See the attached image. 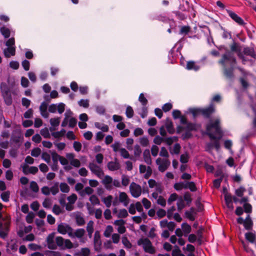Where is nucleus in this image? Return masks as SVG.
Wrapping results in <instances>:
<instances>
[{"mask_svg": "<svg viewBox=\"0 0 256 256\" xmlns=\"http://www.w3.org/2000/svg\"><path fill=\"white\" fill-rule=\"evenodd\" d=\"M174 188L177 190H182L183 188H187V182H181L176 183L174 185Z\"/></svg>", "mask_w": 256, "mask_h": 256, "instance_id": "nucleus-32", "label": "nucleus"}, {"mask_svg": "<svg viewBox=\"0 0 256 256\" xmlns=\"http://www.w3.org/2000/svg\"><path fill=\"white\" fill-rule=\"evenodd\" d=\"M218 62L224 68L223 73L226 78L230 80H232L234 78V70L236 63L233 64L228 60L222 62V58L219 60Z\"/></svg>", "mask_w": 256, "mask_h": 256, "instance_id": "nucleus-2", "label": "nucleus"}, {"mask_svg": "<svg viewBox=\"0 0 256 256\" xmlns=\"http://www.w3.org/2000/svg\"><path fill=\"white\" fill-rule=\"evenodd\" d=\"M224 134H214L212 132H209V150L214 148L216 151H218L220 148V140L222 138Z\"/></svg>", "mask_w": 256, "mask_h": 256, "instance_id": "nucleus-3", "label": "nucleus"}, {"mask_svg": "<svg viewBox=\"0 0 256 256\" xmlns=\"http://www.w3.org/2000/svg\"><path fill=\"white\" fill-rule=\"evenodd\" d=\"M188 158L189 157L188 154L186 152L185 154H182L180 156V162L183 164L186 163L188 160Z\"/></svg>", "mask_w": 256, "mask_h": 256, "instance_id": "nucleus-59", "label": "nucleus"}, {"mask_svg": "<svg viewBox=\"0 0 256 256\" xmlns=\"http://www.w3.org/2000/svg\"><path fill=\"white\" fill-rule=\"evenodd\" d=\"M198 66H196L194 62H188L186 64V68L188 70H198Z\"/></svg>", "mask_w": 256, "mask_h": 256, "instance_id": "nucleus-39", "label": "nucleus"}, {"mask_svg": "<svg viewBox=\"0 0 256 256\" xmlns=\"http://www.w3.org/2000/svg\"><path fill=\"white\" fill-rule=\"evenodd\" d=\"M60 118H52L50 120V124L52 126H58L60 124Z\"/></svg>", "mask_w": 256, "mask_h": 256, "instance_id": "nucleus-52", "label": "nucleus"}, {"mask_svg": "<svg viewBox=\"0 0 256 256\" xmlns=\"http://www.w3.org/2000/svg\"><path fill=\"white\" fill-rule=\"evenodd\" d=\"M130 190L132 195L134 198H138L142 194L141 186L134 182L131 183Z\"/></svg>", "mask_w": 256, "mask_h": 256, "instance_id": "nucleus-11", "label": "nucleus"}, {"mask_svg": "<svg viewBox=\"0 0 256 256\" xmlns=\"http://www.w3.org/2000/svg\"><path fill=\"white\" fill-rule=\"evenodd\" d=\"M4 56L6 58H10L11 56H14L16 54V48L14 47H8L4 50Z\"/></svg>", "mask_w": 256, "mask_h": 256, "instance_id": "nucleus-25", "label": "nucleus"}, {"mask_svg": "<svg viewBox=\"0 0 256 256\" xmlns=\"http://www.w3.org/2000/svg\"><path fill=\"white\" fill-rule=\"evenodd\" d=\"M243 53L244 55L250 56V57L256 59V53L253 48L245 47L243 50Z\"/></svg>", "mask_w": 256, "mask_h": 256, "instance_id": "nucleus-18", "label": "nucleus"}, {"mask_svg": "<svg viewBox=\"0 0 256 256\" xmlns=\"http://www.w3.org/2000/svg\"><path fill=\"white\" fill-rule=\"evenodd\" d=\"M10 192L8 191H6L2 192L1 194V198L4 202H8L9 200Z\"/></svg>", "mask_w": 256, "mask_h": 256, "instance_id": "nucleus-54", "label": "nucleus"}, {"mask_svg": "<svg viewBox=\"0 0 256 256\" xmlns=\"http://www.w3.org/2000/svg\"><path fill=\"white\" fill-rule=\"evenodd\" d=\"M156 164L158 166V170L161 172H164L170 166V162L168 159L162 160L160 158H158L156 160Z\"/></svg>", "mask_w": 256, "mask_h": 256, "instance_id": "nucleus-12", "label": "nucleus"}, {"mask_svg": "<svg viewBox=\"0 0 256 256\" xmlns=\"http://www.w3.org/2000/svg\"><path fill=\"white\" fill-rule=\"evenodd\" d=\"M113 228L112 226H108L104 232V235L106 238H109L113 232Z\"/></svg>", "mask_w": 256, "mask_h": 256, "instance_id": "nucleus-37", "label": "nucleus"}, {"mask_svg": "<svg viewBox=\"0 0 256 256\" xmlns=\"http://www.w3.org/2000/svg\"><path fill=\"white\" fill-rule=\"evenodd\" d=\"M66 130L64 129H62L60 132H54L52 134V136L55 138H59L64 135Z\"/></svg>", "mask_w": 256, "mask_h": 256, "instance_id": "nucleus-49", "label": "nucleus"}, {"mask_svg": "<svg viewBox=\"0 0 256 256\" xmlns=\"http://www.w3.org/2000/svg\"><path fill=\"white\" fill-rule=\"evenodd\" d=\"M164 127L166 128L168 132L170 134H173L175 132L173 126L172 122V120H170L169 118H167L166 120Z\"/></svg>", "mask_w": 256, "mask_h": 256, "instance_id": "nucleus-24", "label": "nucleus"}, {"mask_svg": "<svg viewBox=\"0 0 256 256\" xmlns=\"http://www.w3.org/2000/svg\"><path fill=\"white\" fill-rule=\"evenodd\" d=\"M128 216V213L126 209H121L119 210L117 216L118 218H125Z\"/></svg>", "mask_w": 256, "mask_h": 256, "instance_id": "nucleus-45", "label": "nucleus"}, {"mask_svg": "<svg viewBox=\"0 0 256 256\" xmlns=\"http://www.w3.org/2000/svg\"><path fill=\"white\" fill-rule=\"evenodd\" d=\"M22 172L25 174H36L38 172V170L36 166H30L29 167L28 165L24 164L22 166Z\"/></svg>", "mask_w": 256, "mask_h": 256, "instance_id": "nucleus-17", "label": "nucleus"}, {"mask_svg": "<svg viewBox=\"0 0 256 256\" xmlns=\"http://www.w3.org/2000/svg\"><path fill=\"white\" fill-rule=\"evenodd\" d=\"M190 30V27L189 26H183L180 30V34H188Z\"/></svg>", "mask_w": 256, "mask_h": 256, "instance_id": "nucleus-63", "label": "nucleus"}, {"mask_svg": "<svg viewBox=\"0 0 256 256\" xmlns=\"http://www.w3.org/2000/svg\"><path fill=\"white\" fill-rule=\"evenodd\" d=\"M56 248L70 249L78 246V244H74L69 239L64 240L62 236H57L55 238Z\"/></svg>", "mask_w": 256, "mask_h": 256, "instance_id": "nucleus-4", "label": "nucleus"}, {"mask_svg": "<svg viewBox=\"0 0 256 256\" xmlns=\"http://www.w3.org/2000/svg\"><path fill=\"white\" fill-rule=\"evenodd\" d=\"M246 190V188L244 186H241L235 190V194L238 196L242 197Z\"/></svg>", "mask_w": 256, "mask_h": 256, "instance_id": "nucleus-42", "label": "nucleus"}, {"mask_svg": "<svg viewBox=\"0 0 256 256\" xmlns=\"http://www.w3.org/2000/svg\"><path fill=\"white\" fill-rule=\"evenodd\" d=\"M178 140V138L177 136H172L164 138V142H165L168 145L170 146L174 142Z\"/></svg>", "mask_w": 256, "mask_h": 256, "instance_id": "nucleus-36", "label": "nucleus"}, {"mask_svg": "<svg viewBox=\"0 0 256 256\" xmlns=\"http://www.w3.org/2000/svg\"><path fill=\"white\" fill-rule=\"evenodd\" d=\"M121 156L124 158H130V154L124 148H121L120 149Z\"/></svg>", "mask_w": 256, "mask_h": 256, "instance_id": "nucleus-60", "label": "nucleus"}, {"mask_svg": "<svg viewBox=\"0 0 256 256\" xmlns=\"http://www.w3.org/2000/svg\"><path fill=\"white\" fill-rule=\"evenodd\" d=\"M0 32L5 38H8L10 34V32L9 28L2 26L0 28Z\"/></svg>", "mask_w": 256, "mask_h": 256, "instance_id": "nucleus-35", "label": "nucleus"}, {"mask_svg": "<svg viewBox=\"0 0 256 256\" xmlns=\"http://www.w3.org/2000/svg\"><path fill=\"white\" fill-rule=\"evenodd\" d=\"M138 244L139 246L142 245L144 252H146L150 254H154L156 252L154 248L148 238H140L138 240Z\"/></svg>", "mask_w": 256, "mask_h": 256, "instance_id": "nucleus-5", "label": "nucleus"}, {"mask_svg": "<svg viewBox=\"0 0 256 256\" xmlns=\"http://www.w3.org/2000/svg\"><path fill=\"white\" fill-rule=\"evenodd\" d=\"M41 150L38 148H34L31 152V155L34 157H38L40 155Z\"/></svg>", "mask_w": 256, "mask_h": 256, "instance_id": "nucleus-58", "label": "nucleus"}, {"mask_svg": "<svg viewBox=\"0 0 256 256\" xmlns=\"http://www.w3.org/2000/svg\"><path fill=\"white\" fill-rule=\"evenodd\" d=\"M119 200L120 202H122L124 206H127L129 203L128 197L124 192L120 193Z\"/></svg>", "mask_w": 256, "mask_h": 256, "instance_id": "nucleus-23", "label": "nucleus"}, {"mask_svg": "<svg viewBox=\"0 0 256 256\" xmlns=\"http://www.w3.org/2000/svg\"><path fill=\"white\" fill-rule=\"evenodd\" d=\"M140 142L143 146H146L149 144V140L146 137H142L140 139Z\"/></svg>", "mask_w": 256, "mask_h": 256, "instance_id": "nucleus-64", "label": "nucleus"}, {"mask_svg": "<svg viewBox=\"0 0 256 256\" xmlns=\"http://www.w3.org/2000/svg\"><path fill=\"white\" fill-rule=\"evenodd\" d=\"M245 238L250 243H254L256 240V234L252 232H248L245 234Z\"/></svg>", "mask_w": 256, "mask_h": 256, "instance_id": "nucleus-27", "label": "nucleus"}, {"mask_svg": "<svg viewBox=\"0 0 256 256\" xmlns=\"http://www.w3.org/2000/svg\"><path fill=\"white\" fill-rule=\"evenodd\" d=\"M112 182V178L109 176H106L102 180V183L106 189L112 188L111 184Z\"/></svg>", "mask_w": 256, "mask_h": 256, "instance_id": "nucleus-19", "label": "nucleus"}, {"mask_svg": "<svg viewBox=\"0 0 256 256\" xmlns=\"http://www.w3.org/2000/svg\"><path fill=\"white\" fill-rule=\"evenodd\" d=\"M40 133L44 138H50V137L48 130L47 128L42 129Z\"/></svg>", "mask_w": 256, "mask_h": 256, "instance_id": "nucleus-56", "label": "nucleus"}, {"mask_svg": "<svg viewBox=\"0 0 256 256\" xmlns=\"http://www.w3.org/2000/svg\"><path fill=\"white\" fill-rule=\"evenodd\" d=\"M59 192V184L58 182H54V184L50 188V192L54 196Z\"/></svg>", "mask_w": 256, "mask_h": 256, "instance_id": "nucleus-33", "label": "nucleus"}, {"mask_svg": "<svg viewBox=\"0 0 256 256\" xmlns=\"http://www.w3.org/2000/svg\"><path fill=\"white\" fill-rule=\"evenodd\" d=\"M184 232L186 234H189L191 231V226L186 223H184L182 225Z\"/></svg>", "mask_w": 256, "mask_h": 256, "instance_id": "nucleus-43", "label": "nucleus"}, {"mask_svg": "<svg viewBox=\"0 0 256 256\" xmlns=\"http://www.w3.org/2000/svg\"><path fill=\"white\" fill-rule=\"evenodd\" d=\"M187 188H189L192 192H196L197 190L194 182H187Z\"/></svg>", "mask_w": 256, "mask_h": 256, "instance_id": "nucleus-57", "label": "nucleus"}, {"mask_svg": "<svg viewBox=\"0 0 256 256\" xmlns=\"http://www.w3.org/2000/svg\"><path fill=\"white\" fill-rule=\"evenodd\" d=\"M52 204V201L50 198H46L42 202V206L44 208H49Z\"/></svg>", "mask_w": 256, "mask_h": 256, "instance_id": "nucleus-46", "label": "nucleus"}, {"mask_svg": "<svg viewBox=\"0 0 256 256\" xmlns=\"http://www.w3.org/2000/svg\"><path fill=\"white\" fill-rule=\"evenodd\" d=\"M134 155L136 157H139L142 153V150L140 146L136 144L134 146Z\"/></svg>", "mask_w": 256, "mask_h": 256, "instance_id": "nucleus-50", "label": "nucleus"}, {"mask_svg": "<svg viewBox=\"0 0 256 256\" xmlns=\"http://www.w3.org/2000/svg\"><path fill=\"white\" fill-rule=\"evenodd\" d=\"M244 211L247 214H250L252 212V206L249 203H245L243 205Z\"/></svg>", "mask_w": 256, "mask_h": 256, "instance_id": "nucleus-48", "label": "nucleus"}, {"mask_svg": "<svg viewBox=\"0 0 256 256\" xmlns=\"http://www.w3.org/2000/svg\"><path fill=\"white\" fill-rule=\"evenodd\" d=\"M51 154L54 164L58 166V162L59 160L60 156L58 155L56 152H52Z\"/></svg>", "mask_w": 256, "mask_h": 256, "instance_id": "nucleus-44", "label": "nucleus"}, {"mask_svg": "<svg viewBox=\"0 0 256 256\" xmlns=\"http://www.w3.org/2000/svg\"><path fill=\"white\" fill-rule=\"evenodd\" d=\"M60 191L62 192L68 193L70 190V186L66 182H62L59 185Z\"/></svg>", "mask_w": 256, "mask_h": 256, "instance_id": "nucleus-34", "label": "nucleus"}, {"mask_svg": "<svg viewBox=\"0 0 256 256\" xmlns=\"http://www.w3.org/2000/svg\"><path fill=\"white\" fill-rule=\"evenodd\" d=\"M186 124V126L184 128L188 131L196 130H197V126L194 124L188 122Z\"/></svg>", "mask_w": 256, "mask_h": 256, "instance_id": "nucleus-38", "label": "nucleus"}, {"mask_svg": "<svg viewBox=\"0 0 256 256\" xmlns=\"http://www.w3.org/2000/svg\"><path fill=\"white\" fill-rule=\"evenodd\" d=\"M232 196H224V200L227 207L231 210L234 208V206L232 202Z\"/></svg>", "mask_w": 256, "mask_h": 256, "instance_id": "nucleus-30", "label": "nucleus"}, {"mask_svg": "<svg viewBox=\"0 0 256 256\" xmlns=\"http://www.w3.org/2000/svg\"><path fill=\"white\" fill-rule=\"evenodd\" d=\"M76 224L79 226H82L84 224L85 220L83 217L80 215H76Z\"/></svg>", "mask_w": 256, "mask_h": 256, "instance_id": "nucleus-41", "label": "nucleus"}, {"mask_svg": "<svg viewBox=\"0 0 256 256\" xmlns=\"http://www.w3.org/2000/svg\"><path fill=\"white\" fill-rule=\"evenodd\" d=\"M236 222L238 224H243L245 230H252L254 223L250 214H248L244 220L242 217H238L236 219Z\"/></svg>", "mask_w": 256, "mask_h": 256, "instance_id": "nucleus-7", "label": "nucleus"}, {"mask_svg": "<svg viewBox=\"0 0 256 256\" xmlns=\"http://www.w3.org/2000/svg\"><path fill=\"white\" fill-rule=\"evenodd\" d=\"M126 115L128 118H131L134 116V110L132 108L128 106L126 109Z\"/></svg>", "mask_w": 256, "mask_h": 256, "instance_id": "nucleus-61", "label": "nucleus"}, {"mask_svg": "<svg viewBox=\"0 0 256 256\" xmlns=\"http://www.w3.org/2000/svg\"><path fill=\"white\" fill-rule=\"evenodd\" d=\"M191 114L194 118L202 116L204 118H208V108H190L186 112Z\"/></svg>", "mask_w": 256, "mask_h": 256, "instance_id": "nucleus-8", "label": "nucleus"}, {"mask_svg": "<svg viewBox=\"0 0 256 256\" xmlns=\"http://www.w3.org/2000/svg\"><path fill=\"white\" fill-rule=\"evenodd\" d=\"M240 44L234 42L230 45V50L226 49L225 53L222 56V62H224L226 60H228L231 62L236 63V58L234 52L237 53L240 50Z\"/></svg>", "mask_w": 256, "mask_h": 256, "instance_id": "nucleus-1", "label": "nucleus"}, {"mask_svg": "<svg viewBox=\"0 0 256 256\" xmlns=\"http://www.w3.org/2000/svg\"><path fill=\"white\" fill-rule=\"evenodd\" d=\"M47 108L48 104L46 102H42L40 106V114L42 116L45 118H48L49 115L48 113L47 112Z\"/></svg>", "mask_w": 256, "mask_h": 256, "instance_id": "nucleus-21", "label": "nucleus"}, {"mask_svg": "<svg viewBox=\"0 0 256 256\" xmlns=\"http://www.w3.org/2000/svg\"><path fill=\"white\" fill-rule=\"evenodd\" d=\"M77 198H78L77 196L74 194H71L70 196L68 197V200L69 202H68L72 204H74V202L77 200Z\"/></svg>", "mask_w": 256, "mask_h": 256, "instance_id": "nucleus-62", "label": "nucleus"}, {"mask_svg": "<svg viewBox=\"0 0 256 256\" xmlns=\"http://www.w3.org/2000/svg\"><path fill=\"white\" fill-rule=\"evenodd\" d=\"M228 16L236 22L240 26H244V20L235 12L228 10H227Z\"/></svg>", "mask_w": 256, "mask_h": 256, "instance_id": "nucleus-16", "label": "nucleus"}, {"mask_svg": "<svg viewBox=\"0 0 256 256\" xmlns=\"http://www.w3.org/2000/svg\"><path fill=\"white\" fill-rule=\"evenodd\" d=\"M212 129L214 130L213 134H224L223 131L220 125V120L216 118L213 120L210 116H209V132Z\"/></svg>", "mask_w": 256, "mask_h": 256, "instance_id": "nucleus-6", "label": "nucleus"}, {"mask_svg": "<svg viewBox=\"0 0 256 256\" xmlns=\"http://www.w3.org/2000/svg\"><path fill=\"white\" fill-rule=\"evenodd\" d=\"M102 242L99 232L96 231L94 236V248L96 252H100L101 250Z\"/></svg>", "mask_w": 256, "mask_h": 256, "instance_id": "nucleus-15", "label": "nucleus"}, {"mask_svg": "<svg viewBox=\"0 0 256 256\" xmlns=\"http://www.w3.org/2000/svg\"><path fill=\"white\" fill-rule=\"evenodd\" d=\"M112 196L111 195H109L106 197L102 198V201L104 204L106 206L107 208H109L112 205Z\"/></svg>", "mask_w": 256, "mask_h": 256, "instance_id": "nucleus-29", "label": "nucleus"}, {"mask_svg": "<svg viewBox=\"0 0 256 256\" xmlns=\"http://www.w3.org/2000/svg\"><path fill=\"white\" fill-rule=\"evenodd\" d=\"M52 212L56 215H59L62 212V210L58 205L54 204L52 208Z\"/></svg>", "mask_w": 256, "mask_h": 256, "instance_id": "nucleus-53", "label": "nucleus"}, {"mask_svg": "<svg viewBox=\"0 0 256 256\" xmlns=\"http://www.w3.org/2000/svg\"><path fill=\"white\" fill-rule=\"evenodd\" d=\"M90 201L92 205L100 204V202L98 196L96 195H92L89 198Z\"/></svg>", "mask_w": 256, "mask_h": 256, "instance_id": "nucleus-40", "label": "nucleus"}, {"mask_svg": "<svg viewBox=\"0 0 256 256\" xmlns=\"http://www.w3.org/2000/svg\"><path fill=\"white\" fill-rule=\"evenodd\" d=\"M185 214L186 217L190 220L193 221L194 220V214H196V212L194 208H191L190 211L186 212Z\"/></svg>", "mask_w": 256, "mask_h": 256, "instance_id": "nucleus-31", "label": "nucleus"}, {"mask_svg": "<svg viewBox=\"0 0 256 256\" xmlns=\"http://www.w3.org/2000/svg\"><path fill=\"white\" fill-rule=\"evenodd\" d=\"M55 234L52 232L48 234L46 238L48 248L50 250H56V245L54 238Z\"/></svg>", "mask_w": 256, "mask_h": 256, "instance_id": "nucleus-13", "label": "nucleus"}, {"mask_svg": "<svg viewBox=\"0 0 256 256\" xmlns=\"http://www.w3.org/2000/svg\"><path fill=\"white\" fill-rule=\"evenodd\" d=\"M90 250L88 248H82L80 251L76 254V256H89Z\"/></svg>", "mask_w": 256, "mask_h": 256, "instance_id": "nucleus-28", "label": "nucleus"}, {"mask_svg": "<svg viewBox=\"0 0 256 256\" xmlns=\"http://www.w3.org/2000/svg\"><path fill=\"white\" fill-rule=\"evenodd\" d=\"M181 148V146L179 144H176L173 148V149L172 151H170V153L172 154H178Z\"/></svg>", "mask_w": 256, "mask_h": 256, "instance_id": "nucleus-47", "label": "nucleus"}, {"mask_svg": "<svg viewBox=\"0 0 256 256\" xmlns=\"http://www.w3.org/2000/svg\"><path fill=\"white\" fill-rule=\"evenodd\" d=\"M2 95L4 98L6 104L8 106H10L12 102V95L10 91H8L4 93H2Z\"/></svg>", "mask_w": 256, "mask_h": 256, "instance_id": "nucleus-22", "label": "nucleus"}, {"mask_svg": "<svg viewBox=\"0 0 256 256\" xmlns=\"http://www.w3.org/2000/svg\"><path fill=\"white\" fill-rule=\"evenodd\" d=\"M108 168L110 170L114 171L118 170L120 168V164L117 162L116 160L114 162H110L108 163L107 164Z\"/></svg>", "mask_w": 256, "mask_h": 256, "instance_id": "nucleus-20", "label": "nucleus"}, {"mask_svg": "<svg viewBox=\"0 0 256 256\" xmlns=\"http://www.w3.org/2000/svg\"><path fill=\"white\" fill-rule=\"evenodd\" d=\"M30 189L35 192H37L39 190L38 186L37 183L34 181L31 182L30 184Z\"/></svg>", "mask_w": 256, "mask_h": 256, "instance_id": "nucleus-51", "label": "nucleus"}, {"mask_svg": "<svg viewBox=\"0 0 256 256\" xmlns=\"http://www.w3.org/2000/svg\"><path fill=\"white\" fill-rule=\"evenodd\" d=\"M88 168L91 172L99 178H102L104 176V172L96 164L90 162L88 164Z\"/></svg>", "mask_w": 256, "mask_h": 256, "instance_id": "nucleus-9", "label": "nucleus"}, {"mask_svg": "<svg viewBox=\"0 0 256 256\" xmlns=\"http://www.w3.org/2000/svg\"><path fill=\"white\" fill-rule=\"evenodd\" d=\"M57 230L62 234H68L70 237L72 232L73 231V228L68 224L62 223L58 225Z\"/></svg>", "mask_w": 256, "mask_h": 256, "instance_id": "nucleus-10", "label": "nucleus"}, {"mask_svg": "<svg viewBox=\"0 0 256 256\" xmlns=\"http://www.w3.org/2000/svg\"><path fill=\"white\" fill-rule=\"evenodd\" d=\"M143 156L144 161L148 165L152 164V159L150 157V152L149 150L146 149L143 152Z\"/></svg>", "mask_w": 256, "mask_h": 256, "instance_id": "nucleus-26", "label": "nucleus"}, {"mask_svg": "<svg viewBox=\"0 0 256 256\" xmlns=\"http://www.w3.org/2000/svg\"><path fill=\"white\" fill-rule=\"evenodd\" d=\"M86 234V231L84 228H78L74 232L72 231V233L70 235V238H78L80 240V242H84V240H82L81 239Z\"/></svg>", "mask_w": 256, "mask_h": 256, "instance_id": "nucleus-14", "label": "nucleus"}, {"mask_svg": "<svg viewBox=\"0 0 256 256\" xmlns=\"http://www.w3.org/2000/svg\"><path fill=\"white\" fill-rule=\"evenodd\" d=\"M94 222L92 220H90L87 224V226L86 228V231L88 232H94Z\"/></svg>", "mask_w": 256, "mask_h": 256, "instance_id": "nucleus-55", "label": "nucleus"}]
</instances>
